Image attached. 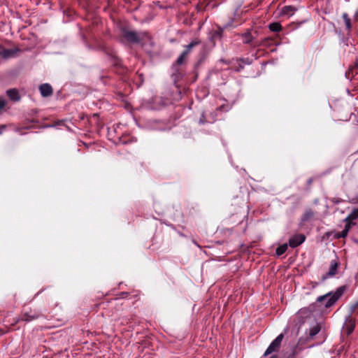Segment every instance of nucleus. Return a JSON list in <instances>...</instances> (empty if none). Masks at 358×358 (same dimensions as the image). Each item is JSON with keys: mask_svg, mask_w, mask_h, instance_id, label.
Wrapping results in <instances>:
<instances>
[{"mask_svg": "<svg viewBox=\"0 0 358 358\" xmlns=\"http://www.w3.org/2000/svg\"><path fill=\"white\" fill-rule=\"evenodd\" d=\"M345 285L341 286L335 292H330L317 298V301L323 303L325 308L331 307L346 291Z\"/></svg>", "mask_w": 358, "mask_h": 358, "instance_id": "1", "label": "nucleus"}, {"mask_svg": "<svg viewBox=\"0 0 358 358\" xmlns=\"http://www.w3.org/2000/svg\"><path fill=\"white\" fill-rule=\"evenodd\" d=\"M41 317H45L43 310L38 307L30 308L29 310H23L20 320L27 322L38 320Z\"/></svg>", "mask_w": 358, "mask_h": 358, "instance_id": "2", "label": "nucleus"}, {"mask_svg": "<svg viewBox=\"0 0 358 358\" xmlns=\"http://www.w3.org/2000/svg\"><path fill=\"white\" fill-rule=\"evenodd\" d=\"M142 38V34L135 31L123 29L122 31L121 41L122 43H138Z\"/></svg>", "mask_w": 358, "mask_h": 358, "instance_id": "3", "label": "nucleus"}, {"mask_svg": "<svg viewBox=\"0 0 358 358\" xmlns=\"http://www.w3.org/2000/svg\"><path fill=\"white\" fill-rule=\"evenodd\" d=\"M283 334H279L270 344L266 350L265 351L263 357H266L272 352H276L280 347L282 341L283 339Z\"/></svg>", "mask_w": 358, "mask_h": 358, "instance_id": "4", "label": "nucleus"}, {"mask_svg": "<svg viewBox=\"0 0 358 358\" xmlns=\"http://www.w3.org/2000/svg\"><path fill=\"white\" fill-rule=\"evenodd\" d=\"M338 265H339V264L337 261H336V260L331 261V264H330V267H329V271L326 274H324L322 276V278H321L322 281L324 282L327 278L334 277L336 273Z\"/></svg>", "mask_w": 358, "mask_h": 358, "instance_id": "5", "label": "nucleus"}, {"mask_svg": "<svg viewBox=\"0 0 358 358\" xmlns=\"http://www.w3.org/2000/svg\"><path fill=\"white\" fill-rule=\"evenodd\" d=\"M305 240L306 236L303 234H295L289 238V245L291 248H296L303 243Z\"/></svg>", "mask_w": 358, "mask_h": 358, "instance_id": "6", "label": "nucleus"}, {"mask_svg": "<svg viewBox=\"0 0 358 358\" xmlns=\"http://www.w3.org/2000/svg\"><path fill=\"white\" fill-rule=\"evenodd\" d=\"M39 91L42 96L48 97L52 94L53 90L52 86L48 83H44L39 86Z\"/></svg>", "mask_w": 358, "mask_h": 358, "instance_id": "7", "label": "nucleus"}, {"mask_svg": "<svg viewBox=\"0 0 358 358\" xmlns=\"http://www.w3.org/2000/svg\"><path fill=\"white\" fill-rule=\"evenodd\" d=\"M17 51V49L0 48V56L3 59H8L14 57Z\"/></svg>", "mask_w": 358, "mask_h": 358, "instance_id": "8", "label": "nucleus"}, {"mask_svg": "<svg viewBox=\"0 0 358 358\" xmlns=\"http://www.w3.org/2000/svg\"><path fill=\"white\" fill-rule=\"evenodd\" d=\"M139 291L133 290L131 292H122L117 294V299H125L130 297V299H138Z\"/></svg>", "mask_w": 358, "mask_h": 358, "instance_id": "9", "label": "nucleus"}, {"mask_svg": "<svg viewBox=\"0 0 358 358\" xmlns=\"http://www.w3.org/2000/svg\"><path fill=\"white\" fill-rule=\"evenodd\" d=\"M7 96L10 100L14 101H18L20 99V96L18 91L16 89H10L6 91Z\"/></svg>", "mask_w": 358, "mask_h": 358, "instance_id": "10", "label": "nucleus"}, {"mask_svg": "<svg viewBox=\"0 0 358 358\" xmlns=\"http://www.w3.org/2000/svg\"><path fill=\"white\" fill-rule=\"evenodd\" d=\"M345 330L347 331V334H350L355 329V322L353 319L349 317L345 321Z\"/></svg>", "mask_w": 358, "mask_h": 358, "instance_id": "11", "label": "nucleus"}, {"mask_svg": "<svg viewBox=\"0 0 358 358\" xmlns=\"http://www.w3.org/2000/svg\"><path fill=\"white\" fill-rule=\"evenodd\" d=\"M296 9L292 6H285L282 8L281 14L286 15H292Z\"/></svg>", "mask_w": 358, "mask_h": 358, "instance_id": "12", "label": "nucleus"}, {"mask_svg": "<svg viewBox=\"0 0 358 358\" xmlns=\"http://www.w3.org/2000/svg\"><path fill=\"white\" fill-rule=\"evenodd\" d=\"M358 218V208H355L345 218L347 223L352 224V222Z\"/></svg>", "mask_w": 358, "mask_h": 358, "instance_id": "13", "label": "nucleus"}, {"mask_svg": "<svg viewBox=\"0 0 358 358\" xmlns=\"http://www.w3.org/2000/svg\"><path fill=\"white\" fill-rule=\"evenodd\" d=\"M350 223H347L344 227V229L341 231L337 233L335 236L338 238H345L347 236L348 231L350 229Z\"/></svg>", "mask_w": 358, "mask_h": 358, "instance_id": "14", "label": "nucleus"}, {"mask_svg": "<svg viewBox=\"0 0 358 358\" xmlns=\"http://www.w3.org/2000/svg\"><path fill=\"white\" fill-rule=\"evenodd\" d=\"M270 31L273 32H279L282 30V26L279 22H273L268 25Z\"/></svg>", "mask_w": 358, "mask_h": 358, "instance_id": "15", "label": "nucleus"}, {"mask_svg": "<svg viewBox=\"0 0 358 358\" xmlns=\"http://www.w3.org/2000/svg\"><path fill=\"white\" fill-rule=\"evenodd\" d=\"M143 107L149 110H155L156 108V104L154 99L146 101L143 103Z\"/></svg>", "mask_w": 358, "mask_h": 358, "instance_id": "16", "label": "nucleus"}, {"mask_svg": "<svg viewBox=\"0 0 358 358\" xmlns=\"http://www.w3.org/2000/svg\"><path fill=\"white\" fill-rule=\"evenodd\" d=\"M288 245L287 243L282 244L276 248L275 253L278 256L284 254L287 250Z\"/></svg>", "mask_w": 358, "mask_h": 358, "instance_id": "17", "label": "nucleus"}, {"mask_svg": "<svg viewBox=\"0 0 358 358\" xmlns=\"http://www.w3.org/2000/svg\"><path fill=\"white\" fill-rule=\"evenodd\" d=\"M242 37L243 38L244 43H250L252 41L253 38L251 35L250 31H247L242 34Z\"/></svg>", "mask_w": 358, "mask_h": 358, "instance_id": "18", "label": "nucleus"}, {"mask_svg": "<svg viewBox=\"0 0 358 358\" xmlns=\"http://www.w3.org/2000/svg\"><path fill=\"white\" fill-rule=\"evenodd\" d=\"M343 19L344 20L346 29L348 31H350L351 29V28H352V24H351L350 19L348 17V15L347 13H343Z\"/></svg>", "mask_w": 358, "mask_h": 358, "instance_id": "19", "label": "nucleus"}, {"mask_svg": "<svg viewBox=\"0 0 358 358\" xmlns=\"http://www.w3.org/2000/svg\"><path fill=\"white\" fill-rule=\"evenodd\" d=\"M320 331V327L318 324H315L310 329L309 334L311 337L317 335Z\"/></svg>", "mask_w": 358, "mask_h": 358, "instance_id": "20", "label": "nucleus"}, {"mask_svg": "<svg viewBox=\"0 0 358 358\" xmlns=\"http://www.w3.org/2000/svg\"><path fill=\"white\" fill-rule=\"evenodd\" d=\"M313 215H314V213L311 210H307L304 213L302 220H303V221H307V220H310V218H312L313 217Z\"/></svg>", "mask_w": 358, "mask_h": 358, "instance_id": "21", "label": "nucleus"}, {"mask_svg": "<svg viewBox=\"0 0 358 358\" xmlns=\"http://www.w3.org/2000/svg\"><path fill=\"white\" fill-rule=\"evenodd\" d=\"M200 43V41L199 40H195L192 41L189 44L185 46V48H188L189 49L192 50L194 47L199 45Z\"/></svg>", "mask_w": 358, "mask_h": 358, "instance_id": "22", "label": "nucleus"}, {"mask_svg": "<svg viewBox=\"0 0 358 358\" xmlns=\"http://www.w3.org/2000/svg\"><path fill=\"white\" fill-rule=\"evenodd\" d=\"M186 57H187L185 55L181 53L179 57L177 59L176 64L178 65H181L184 62V60L185 59Z\"/></svg>", "mask_w": 358, "mask_h": 358, "instance_id": "23", "label": "nucleus"}, {"mask_svg": "<svg viewBox=\"0 0 358 358\" xmlns=\"http://www.w3.org/2000/svg\"><path fill=\"white\" fill-rule=\"evenodd\" d=\"M269 41H270V38H265L263 40H262L261 42L259 44H256L255 45H257V46H264V45H266V43L268 42Z\"/></svg>", "mask_w": 358, "mask_h": 358, "instance_id": "24", "label": "nucleus"}, {"mask_svg": "<svg viewBox=\"0 0 358 358\" xmlns=\"http://www.w3.org/2000/svg\"><path fill=\"white\" fill-rule=\"evenodd\" d=\"M357 308H358V301L355 303L352 304L350 306V313L352 314V313H355Z\"/></svg>", "mask_w": 358, "mask_h": 358, "instance_id": "25", "label": "nucleus"}, {"mask_svg": "<svg viewBox=\"0 0 358 358\" xmlns=\"http://www.w3.org/2000/svg\"><path fill=\"white\" fill-rule=\"evenodd\" d=\"M6 101L2 96H0V111L5 107Z\"/></svg>", "mask_w": 358, "mask_h": 358, "instance_id": "26", "label": "nucleus"}, {"mask_svg": "<svg viewBox=\"0 0 358 358\" xmlns=\"http://www.w3.org/2000/svg\"><path fill=\"white\" fill-rule=\"evenodd\" d=\"M31 128V127H21V128H17L16 129V131H17L20 134L22 135L24 134V133L22 132V130L23 129H30Z\"/></svg>", "mask_w": 358, "mask_h": 358, "instance_id": "27", "label": "nucleus"}, {"mask_svg": "<svg viewBox=\"0 0 358 358\" xmlns=\"http://www.w3.org/2000/svg\"><path fill=\"white\" fill-rule=\"evenodd\" d=\"M191 50L189 49L188 48H185V50L182 52L184 55H185L186 57H187V55H189V53L190 52Z\"/></svg>", "mask_w": 358, "mask_h": 358, "instance_id": "28", "label": "nucleus"}, {"mask_svg": "<svg viewBox=\"0 0 358 358\" xmlns=\"http://www.w3.org/2000/svg\"><path fill=\"white\" fill-rule=\"evenodd\" d=\"M206 122V119H205V116L203 114L201 117V118L199 119V123L200 124H204L205 122Z\"/></svg>", "mask_w": 358, "mask_h": 358, "instance_id": "29", "label": "nucleus"}, {"mask_svg": "<svg viewBox=\"0 0 358 358\" xmlns=\"http://www.w3.org/2000/svg\"><path fill=\"white\" fill-rule=\"evenodd\" d=\"M6 124H1L0 125V135L3 133V131L6 129Z\"/></svg>", "mask_w": 358, "mask_h": 358, "instance_id": "30", "label": "nucleus"}, {"mask_svg": "<svg viewBox=\"0 0 358 358\" xmlns=\"http://www.w3.org/2000/svg\"><path fill=\"white\" fill-rule=\"evenodd\" d=\"M115 62L114 64H115V66H119V65H120V59H119L118 58H115Z\"/></svg>", "mask_w": 358, "mask_h": 358, "instance_id": "31", "label": "nucleus"}, {"mask_svg": "<svg viewBox=\"0 0 358 358\" xmlns=\"http://www.w3.org/2000/svg\"><path fill=\"white\" fill-rule=\"evenodd\" d=\"M270 358H278L277 355H272Z\"/></svg>", "mask_w": 358, "mask_h": 358, "instance_id": "32", "label": "nucleus"}, {"mask_svg": "<svg viewBox=\"0 0 358 358\" xmlns=\"http://www.w3.org/2000/svg\"><path fill=\"white\" fill-rule=\"evenodd\" d=\"M312 182V179L308 180V183L310 184Z\"/></svg>", "mask_w": 358, "mask_h": 358, "instance_id": "33", "label": "nucleus"}, {"mask_svg": "<svg viewBox=\"0 0 358 358\" xmlns=\"http://www.w3.org/2000/svg\"><path fill=\"white\" fill-rule=\"evenodd\" d=\"M52 127V125L48 124V125H45L44 127Z\"/></svg>", "mask_w": 358, "mask_h": 358, "instance_id": "34", "label": "nucleus"}, {"mask_svg": "<svg viewBox=\"0 0 358 358\" xmlns=\"http://www.w3.org/2000/svg\"><path fill=\"white\" fill-rule=\"evenodd\" d=\"M31 122H36V121H35V120H32Z\"/></svg>", "mask_w": 358, "mask_h": 358, "instance_id": "35", "label": "nucleus"}]
</instances>
